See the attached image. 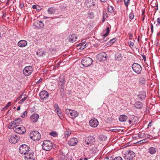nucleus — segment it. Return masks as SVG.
Returning a JSON list of instances; mask_svg holds the SVG:
<instances>
[{"mask_svg":"<svg viewBox=\"0 0 160 160\" xmlns=\"http://www.w3.org/2000/svg\"><path fill=\"white\" fill-rule=\"evenodd\" d=\"M25 159L26 160H29L32 159L33 156V153L29 150V152H28L26 155H25Z\"/></svg>","mask_w":160,"mask_h":160,"instance_id":"aec40b11","label":"nucleus"},{"mask_svg":"<svg viewBox=\"0 0 160 160\" xmlns=\"http://www.w3.org/2000/svg\"><path fill=\"white\" fill-rule=\"evenodd\" d=\"M142 56L143 58V59L144 61H145L146 60V58L144 54L142 55Z\"/></svg>","mask_w":160,"mask_h":160,"instance_id":"bf43d9fd","label":"nucleus"},{"mask_svg":"<svg viewBox=\"0 0 160 160\" xmlns=\"http://www.w3.org/2000/svg\"><path fill=\"white\" fill-rule=\"evenodd\" d=\"M145 15H144L142 17V21H144V19H145Z\"/></svg>","mask_w":160,"mask_h":160,"instance_id":"338daca9","label":"nucleus"},{"mask_svg":"<svg viewBox=\"0 0 160 160\" xmlns=\"http://www.w3.org/2000/svg\"><path fill=\"white\" fill-rule=\"evenodd\" d=\"M11 102H8V103L6 105V106H5L2 109V111L3 110H5L6 109H7L9 107V106L11 105Z\"/></svg>","mask_w":160,"mask_h":160,"instance_id":"79ce46f5","label":"nucleus"},{"mask_svg":"<svg viewBox=\"0 0 160 160\" xmlns=\"http://www.w3.org/2000/svg\"><path fill=\"white\" fill-rule=\"evenodd\" d=\"M120 130V129H119L118 128L114 127L113 129H111L110 130V131L112 132H117L119 131Z\"/></svg>","mask_w":160,"mask_h":160,"instance_id":"8fccbe9b","label":"nucleus"},{"mask_svg":"<svg viewBox=\"0 0 160 160\" xmlns=\"http://www.w3.org/2000/svg\"><path fill=\"white\" fill-rule=\"evenodd\" d=\"M24 4L23 3H21L19 4V7H20V8L21 9L22 8H23L24 7Z\"/></svg>","mask_w":160,"mask_h":160,"instance_id":"052dcab7","label":"nucleus"},{"mask_svg":"<svg viewBox=\"0 0 160 160\" xmlns=\"http://www.w3.org/2000/svg\"><path fill=\"white\" fill-rule=\"evenodd\" d=\"M58 157L60 160H64L66 158L65 153L62 152H60L58 154Z\"/></svg>","mask_w":160,"mask_h":160,"instance_id":"a878e982","label":"nucleus"},{"mask_svg":"<svg viewBox=\"0 0 160 160\" xmlns=\"http://www.w3.org/2000/svg\"><path fill=\"white\" fill-rule=\"evenodd\" d=\"M134 17V15L133 13V11L132 10L131 13L129 15V19L132 20Z\"/></svg>","mask_w":160,"mask_h":160,"instance_id":"ea45409f","label":"nucleus"},{"mask_svg":"<svg viewBox=\"0 0 160 160\" xmlns=\"http://www.w3.org/2000/svg\"><path fill=\"white\" fill-rule=\"evenodd\" d=\"M29 147L25 144L21 145L19 148V152L21 154L26 155L28 152H29Z\"/></svg>","mask_w":160,"mask_h":160,"instance_id":"423d86ee","label":"nucleus"},{"mask_svg":"<svg viewBox=\"0 0 160 160\" xmlns=\"http://www.w3.org/2000/svg\"><path fill=\"white\" fill-rule=\"evenodd\" d=\"M134 107L137 109H141L143 106L142 103L140 101H138L134 104Z\"/></svg>","mask_w":160,"mask_h":160,"instance_id":"b1692460","label":"nucleus"},{"mask_svg":"<svg viewBox=\"0 0 160 160\" xmlns=\"http://www.w3.org/2000/svg\"><path fill=\"white\" fill-rule=\"evenodd\" d=\"M148 152L151 154H155L157 152L156 148L154 147H151L148 148Z\"/></svg>","mask_w":160,"mask_h":160,"instance_id":"393cba45","label":"nucleus"},{"mask_svg":"<svg viewBox=\"0 0 160 160\" xmlns=\"http://www.w3.org/2000/svg\"><path fill=\"white\" fill-rule=\"evenodd\" d=\"M79 45L80 46H81V48H82V49H83L85 48H86L88 46V43H79Z\"/></svg>","mask_w":160,"mask_h":160,"instance_id":"a19ab883","label":"nucleus"},{"mask_svg":"<svg viewBox=\"0 0 160 160\" xmlns=\"http://www.w3.org/2000/svg\"><path fill=\"white\" fill-rule=\"evenodd\" d=\"M104 160H113V158L112 157H106L104 159Z\"/></svg>","mask_w":160,"mask_h":160,"instance_id":"4d7b16f0","label":"nucleus"},{"mask_svg":"<svg viewBox=\"0 0 160 160\" xmlns=\"http://www.w3.org/2000/svg\"><path fill=\"white\" fill-rule=\"evenodd\" d=\"M39 118V115L37 113L33 114L30 117V121L33 123L36 122Z\"/></svg>","mask_w":160,"mask_h":160,"instance_id":"a211bd4d","label":"nucleus"},{"mask_svg":"<svg viewBox=\"0 0 160 160\" xmlns=\"http://www.w3.org/2000/svg\"><path fill=\"white\" fill-rule=\"evenodd\" d=\"M32 70V66H26L23 69V73L25 76H28L31 74Z\"/></svg>","mask_w":160,"mask_h":160,"instance_id":"9d476101","label":"nucleus"},{"mask_svg":"<svg viewBox=\"0 0 160 160\" xmlns=\"http://www.w3.org/2000/svg\"><path fill=\"white\" fill-rule=\"evenodd\" d=\"M107 57V55L104 52H102L98 54L97 56V59L100 61H105Z\"/></svg>","mask_w":160,"mask_h":160,"instance_id":"ddd939ff","label":"nucleus"},{"mask_svg":"<svg viewBox=\"0 0 160 160\" xmlns=\"http://www.w3.org/2000/svg\"><path fill=\"white\" fill-rule=\"evenodd\" d=\"M145 13V10L144 9H143L142 11V16H143L144 14Z\"/></svg>","mask_w":160,"mask_h":160,"instance_id":"e2e57ef3","label":"nucleus"},{"mask_svg":"<svg viewBox=\"0 0 160 160\" xmlns=\"http://www.w3.org/2000/svg\"><path fill=\"white\" fill-rule=\"evenodd\" d=\"M139 82L142 85L145 84L146 82V79L143 76H141L139 79Z\"/></svg>","mask_w":160,"mask_h":160,"instance_id":"c756f323","label":"nucleus"},{"mask_svg":"<svg viewBox=\"0 0 160 160\" xmlns=\"http://www.w3.org/2000/svg\"><path fill=\"white\" fill-rule=\"evenodd\" d=\"M128 118L127 117L124 115H121L119 117V120L121 122H124L126 121Z\"/></svg>","mask_w":160,"mask_h":160,"instance_id":"c85d7f7f","label":"nucleus"},{"mask_svg":"<svg viewBox=\"0 0 160 160\" xmlns=\"http://www.w3.org/2000/svg\"><path fill=\"white\" fill-rule=\"evenodd\" d=\"M87 158H81L79 159L78 160H87Z\"/></svg>","mask_w":160,"mask_h":160,"instance_id":"0e129e2a","label":"nucleus"},{"mask_svg":"<svg viewBox=\"0 0 160 160\" xmlns=\"http://www.w3.org/2000/svg\"><path fill=\"white\" fill-rule=\"evenodd\" d=\"M107 139V137L103 135H100L99 137V140L102 141H105Z\"/></svg>","mask_w":160,"mask_h":160,"instance_id":"2f4dec72","label":"nucleus"},{"mask_svg":"<svg viewBox=\"0 0 160 160\" xmlns=\"http://www.w3.org/2000/svg\"><path fill=\"white\" fill-rule=\"evenodd\" d=\"M116 38H114L109 41L108 43H110V45H112L116 41Z\"/></svg>","mask_w":160,"mask_h":160,"instance_id":"a18cd8bd","label":"nucleus"},{"mask_svg":"<svg viewBox=\"0 0 160 160\" xmlns=\"http://www.w3.org/2000/svg\"><path fill=\"white\" fill-rule=\"evenodd\" d=\"M58 82H65V78L63 76H61Z\"/></svg>","mask_w":160,"mask_h":160,"instance_id":"c03bdc74","label":"nucleus"},{"mask_svg":"<svg viewBox=\"0 0 160 160\" xmlns=\"http://www.w3.org/2000/svg\"><path fill=\"white\" fill-rule=\"evenodd\" d=\"M146 95V92L145 91H141L139 92V94L138 95V97L141 100H143L145 98Z\"/></svg>","mask_w":160,"mask_h":160,"instance_id":"5701e85b","label":"nucleus"},{"mask_svg":"<svg viewBox=\"0 0 160 160\" xmlns=\"http://www.w3.org/2000/svg\"><path fill=\"white\" fill-rule=\"evenodd\" d=\"M65 112L69 117L72 119L75 118L78 115V113L77 111L71 109H66Z\"/></svg>","mask_w":160,"mask_h":160,"instance_id":"7ed1b4c3","label":"nucleus"},{"mask_svg":"<svg viewBox=\"0 0 160 160\" xmlns=\"http://www.w3.org/2000/svg\"><path fill=\"white\" fill-rule=\"evenodd\" d=\"M157 22L158 24V26L160 25V18H158L157 19Z\"/></svg>","mask_w":160,"mask_h":160,"instance_id":"13d9d810","label":"nucleus"},{"mask_svg":"<svg viewBox=\"0 0 160 160\" xmlns=\"http://www.w3.org/2000/svg\"><path fill=\"white\" fill-rule=\"evenodd\" d=\"M27 96L26 97H24L18 102V103L20 104L22 103L25 101V100L27 99Z\"/></svg>","mask_w":160,"mask_h":160,"instance_id":"603ef678","label":"nucleus"},{"mask_svg":"<svg viewBox=\"0 0 160 160\" xmlns=\"http://www.w3.org/2000/svg\"><path fill=\"white\" fill-rule=\"evenodd\" d=\"M46 53L45 51L42 50V49L39 50L37 52V54L39 57H42L44 56Z\"/></svg>","mask_w":160,"mask_h":160,"instance_id":"cd10ccee","label":"nucleus"},{"mask_svg":"<svg viewBox=\"0 0 160 160\" xmlns=\"http://www.w3.org/2000/svg\"><path fill=\"white\" fill-rule=\"evenodd\" d=\"M33 26L35 28H41L43 27L44 23L42 21L37 20L34 22Z\"/></svg>","mask_w":160,"mask_h":160,"instance_id":"2eb2a0df","label":"nucleus"},{"mask_svg":"<svg viewBox=\"0 0 160 160\" xmlns=\"http://www.w3.org/2000/svg\"><path fill=\"white\" fill-rule=\"evenodd\" d=\"M137 118L134 116H131L130 118V119L129 120L128 122L130 124L132 125H134L137 123Z\"/></svg>","mask_w":160,"mask_h":160,"instance_id":"412c9836","label":"nucleus"},{"mask_svg":"<svg viewBox=\"0 0 160 160\" xmlns=\"http://www.w3.org/2000/svg\"><path fill=\"white\" fill-rule=\"evenodd\" d=\"M88 17L90 19L93 18L94 17V13L93 12L89 11L88 13Z\"/></svg>","mask_w":160,"mask_h":160,"instance_id":"4c0bfd02","label":"nucleus"},{"mask_svg":"<svg viewBox=\"0 0 160 160\" xmlns=\"http://www.w3.org/2000/svg\"><path fill=\"white\" fill-rule=\"evenodd\" d=\"M110 29L109 27H107L106 30L104 31L102 34V35L104 37H106L108 35L109 33L110 32Z\"/></svg>","mask_w":160,"mask_h":160,"instance_id":"bb28decb","label":"nucleus"},{"mask_svg":"<svg viewBox=\"0 0 160 160\" xmlns=\"http://www.w3.org/2000/svg\"><path fill=\"white\" fill-rule=\"evenodd\" d=\"M77 38L76 35L73 34L70 35L68 38V39L69 42L72 43L76 41Z\"/></svg>","mask_w":160,"mask_h":160,"instance_id":"f3484780","label":"nucleus"},{"mask_svg":"<svg viewBox=\"0 0 160 160\" xmlns=\"http://www.w3.org/2000/svg\"><path fill=\"white\" fill-rule=\"evenodd\" d=\"M113 160H123L122 158L120 156L116 157L113 159Z\"/></svg>","mask_w":160,"mask_h":160,"instance_id":"5fc2aeb1","label":"nucleus"},{"mask_svg":"<svg viewBox=\"0 0 160 160\" xmlns=\"http://www.w3.org/2000/svg\"><path fill=\"white\" fill-rule=\"evenodd\" d=\"M128 44L130 47L131 48L133 47L134 45V43L132 41H130L128 42Z\"/></svg>","mask_w":160,"mask_h":160,"instance_id":"6e6d98bb","label":"nucleus"},{"mask_svg":"<svg viewBox=\"0 0 160 160\" xmlns=\"http://www.w3.org/2000/svg\"><path fill=\"white\" fill-rule=\"evenodd\" d=\"M50 134L52 136L54 137H56L58 135L57 132H54V131L51 132L50 133Z\"/></svg>","mask_w":160,"mask_h":160,"instance_id":"de8ad7c7","label":"nucleus"},{"mask_svg":"<svg viewBox=\"0 0 160 160\" xmlns=\"http://www.w3.org/2000/svg\"><path fill=\"white\" fill-rule=\"evenodd\" d=\"M158 135H160V128L159 129V131L158 132Z\"/></svg>","mask_w":160,"mask_h":160,"instance_id":"774afa93","label":"nucleus"},{"mask_svg":"<svg viewBox=\"0 0 160 160\" xmlns=\"http://www.w3.org/2000/svg\"><path fill=\"white\" fill-rule=\"evenodd\" d=\"M27 41L24 40H21L19 41L18 43V46L21 48L24 47L27 45Z\"/></svg>","mask_w":160,"mask_h":160,"instance_id":"4be33fe9","label":"nucleus"},{"mask_svg":"<svg viewBox=\"0 0 160 160\" xmlns=\"http://www.w3.org/2000/svg\"><path fill=\"white\" fill-rule=\"evenodd\" d=\"M56 112L57 115L60 118H61L63 117L62 114L59 110V109L58 108H57L55 110Z\"/></svg>","mask_w":160,"mask_h":160,"instance_id":"c9c22d12","label":"nucleus"},{"mask_svg":"<svg viewBox=\"0 0 160 160\" xmlns=\"http://www.w3.org/2000/svg\"><path fill=\"white\" fill-rule=\"evenodd\" d=\"M90 125L93 128L96 127L98 125V122L96 118L91 120L89 122Z\"/></svg>","mask_w":160,"mask_h":160,"instance_id":"dca6fc26","label":"nucleus"},{"mask_svg":"<svg viewBox=\"0 0 160 160\" xmlns=\"http://www.w3.org/2000/svg\"><path fill=\"white\" fill-rule=\"evenodd\" d=\"M65 82H58V84L60 86V88L63 90L64 88Z\"/></svg>","mask_w":160,"mask_h":160,"instance_id":"37998d69","label":"nucleus"},{"mask_svg":"<svg viewBox=\"0 0 160 160\" xmlns=\"http://www.w3.org/2000/svg\"><path fill=\"white\" fill-rule=\"evenodd\" d=\"M84 5L87 8L92 9L96 7V2L94 0H86Z\"/></svg>","mask_w":160,"mask_h":160,"instance_id":"39448f33","label":"nucleus"},{"mask_svg":"<svg viewBox=\"0 0 160 160\" xmlns=\"http://www.w3.org/2000/svg\"><path fill=\"white\" fill-rule=\"evenodd\" d=\"M19 139V138L18 136L16 135L12 134L10 136L9 140L11 143L15 144L17 143Z\"/></svg>","mask_w":160,"mask_h":160,"instance_id":"f8f14e48","label":"nucleus"},{"mask_svg":"<svg viewBox=\"0 0 160 160\" xmlns=\"http://www.w3.org/2000/svg\"><path fill=\"white\" fill-rule=\"evenodd\" d=\"M39 96L40 98L44 100L47 99L48 98L49 94L47 91L43 90L40 92Z\"/></svg>","mask_w":160,"mask_h":160,"instance_id":"4468645a","label":"nucleus"},{"mask_svg":"<svg viewBox=\"0 0 160 160\" xmlns=\"http://www.w3.org/2000/svg\"><path fill=\"white\" fill-rule=\"evenodd\" d=\"M125 4L126 7H128L129 3V2L130 0H124Z\"/></svg>","mask_w":160,"mask_h":160,"instance_id":"864d4df0","label":"nucleus"},{"mask_svg":"<svg viewBox=\"0 0 160 160\" xmlns=\"http://www.w3.org/2000/svg\"><path fill=\"white\" fill-rule=\"evenodd\" d=\"M95 142V139L92 136H89L86 138L84 142V144L86 146L91 145L93 144Z\"/></svg>","mask_w":160,"mask_h":160,"instance_id":"0eeeda50","label":"nucleus"},{"mask_svg":"<svg viewBox=\"0 0 160 160\" xmlns=\"http://www.w3.org/2000/svg\"><path fill=\"white\" fill-rule=\"evenodd\" d=\"M55 8L51 7L49 8L48 9V12L50 14H53L55 12Z\"/></svg>","mask_w":160,"mask_h":160,"instance_id":"7c9ffc66","label":"nucleus"},{"mask_svg":"<svg viewBox=\"0 0 160 160\" xmlns=\"http://www.w3.org/2000/svg\"><path fill=\"white\" fill-rule=\"evenodd\" d=\"M42 146L44 150L49 151L52 148L53 145L51 141L46 140L43 141Z\"/></svg>","mask_w":160,"mask_h":160,"instance_id":"f257e3e1","label":"nucleus"},{"mask_svg":"<svg viewBox=\"0 0 160 160\" xmlns=\"http://www.w3.org/2000/svg\"><path fill=\"white\" fill-rule=\"evenodd\" d=\"M129 39H131L132 37H133V35L131 33H129Z\"/></svg>","mask_w":160,"mask_h":160,"instance_id":"680f3d73","label":"nucleus"},{"mask_svg":"<svg viewBox=\"0 0 160 160\" xmlns=\"http://www.w3.org/2000/svg\"><path fill=\"white\" fill-rule=\"evenodd\" d=\"M32 8L34 9H36V11L38 12L42 9L39 6L37 5H33L32 6Z\"/></svg>","mask_w":160,"mask_h":160,"instance_id":"72a5a7b5","label":"nucleus"},{"mask_svg":"<svg viewBox=\"0 0 160 160\" xmlns=\"http://www.w3.org/2000/svg\"><path fill=\"white\" fill-rule=\"evenodd\" d=\"M133 70L138 74L140 73L142 70L141 66L137 63H134L132 65Z\"/></svg>","mask_w":160,"mask_h":160,"instance_id":"1a4fd4ad","label":"nucleus"},{"mask_svg":"<svg viewBox=\"0 0 160 160\" xmlns=\"http://www.w3.org/2000/svg\"><path fill=\"white\" fill-rule=\"evenodd\" d=\"M152 123V122H150L148 124V127H151V124Z\"/></svg>","mask_w":160,"mask_h":160,"instance_id":"69168bd1","label":"nucleus"},{"mask_svg":"<svg viewBox=\"0 0 160 160\" xmlns=\"http://www.w3.org/2000/svg\"><path fill=\"white\" fill-rule=\"evenodd\" d=\"M13 122H15V126H18V125L21 122V120L20 118H18Z\"/></svg>","mask_w":160,"mask_h":160,"instance_id":"e433bc0d","label":"nucleus"},{"mask_svg":"<svg viewBox=\"0 0 160 160\" xmlns=\"http://www.w3.org/2000/svg\"><path fill=\"white\" fill-rule=\"evenodd\" d=\"M135 156L134 153L132 151H128L124 154L123 157L125 159L131 160Z\"/></svg>","mask_w":160,"mask_h":160,"instance_id":"6e6552de","label":"nucleus"},{"mask_svg":"<svg viewBox=\"0 0 160 160\" xmlns=\"http://www.w3.org/2000/svg\"><path fill=\"white\" fill-rule=\"evenodd\" d=\"M115 58L118 61L121 60L122 59L121 54L119 53H118L115 54Z\"/></svg>","mask_w":160,"mask_h":160,"instance_id":"473e14b6","label":"nucleus"},{"mask_svg":"<svg viewBox=\"0 0 160 160\" xmlns=\"http://www.w3.org/2000/svg\"><path fill=\"white\" fill-rule=\"evenodd\" d=\"M107 17H108L107 14L106 13V12H103V14H102V17H103L102 20V22H104L105 21V19Z\"/></svg>","mask_w":160,"mask_h":160,"instance_id":"58836bf2","label":"nucleus"},{"mask_svg":"<svg viewBox=\"0 0 160 160\" xmlns=\"http://www.w3.org/2000/svg\"><path fill=\"white\" fill-rule=\"evenodd\" d=\"M71 133L69 131H66L65 132V138H67L69 136Z\"/></svg>","mask_w":160,"mask_h":160,"instance_id":"09e8293b","label":"nucleus"},{"mask_svg":"<svg viewBox=\"0 0 160 160\" xmlns=\"http://www.w3.org/2000/svg\"><path fill=\"white\" fill-rule=\"evenodd\" d=\"M78 142L77 139L75 138H71L68 141V144L71 146H74L76 145Z\"/></svg>","mask_w":160,"mask_h":160,"instance_id":"6ab92c4d","label":"nucleus"},{"mask_svg":"<svg viewBox=\"0 0 160 160\" xmlns=\"http://www.w3.org/2000/svg\"><path fill=\"white\" fill-rule=\"evenodd\" d=\"M108 11L111 13L113 11V8L112 6H109L108 7Z\"/></svg>","mask_w":160,"mask_h":160,"instance_id":"49530a36","label":"nucleus"},{"mask_svg":"<svg viewBox=\"0 0 160 160\" xmlns=\"http://www.w3.org/2000/svg\"><path fill=\"white\" fill-rule=\"evenodd\" d=\"M27 111H25L24 112L22 113L21 117L22 118H25L27 116Z\"/></svg>","mask_w":160,"mask_h":160,"instance_id":"3c124183","label":"nucleus"},{"mask_svg":"<svg viewBox=\"0 0 160 160\" xmlns=\"http://www.w3.org/2000/svg\"><path fill=\"white\" fill-rule=\"evenodd\" d=\"M14 131L18 134H22L26 132V129L22 126H16L14 128Z\"/></svg>","mask_w":160,"mask_h":160,"instance_id":"9b49d317","label":"nucleus"},{"mask_svg":"<svg viewBox=\"0 0 160 160\" xmlns=\"http://www.w3.org/2000/svg\"><path fill=\"white\" fill-rule=\"evenodd\" d=\"M15 122L13 121H12L9 125L8 128L10 129H12L13 128L14 130V128L16 127V126H15Z\"/></svg>","mask_w":160,"mask_h":160,"instance_id":"f704fd0d","label":"nucleus"},{"mask_svg":"<svg viewBox=\"0 0 160 160\" xmlns=\"http://www.w3.org/2000/svg\"><path fill=\"white\" fill-rule=\"evenodd\" d=\"M93 62V61L91 58L89 57H85L83 58L81 61V63L83 67H88L91 65Z\"/></svg>","mask_w":160,"mask_h":160,"instance_id":"f03ea898","label":"nucleus"},{"mask_svg":"<svg viewBox=\"0 0 160 160\" xmlns=\"http://www.w3.org/2000/svg\"><path fill=\"white\" fill-rule=\"evenodd\" d=\"M30 138L33 141H37L39 140L41 138V135L38 131H33L30 134Z\"/></svg>","mask_w":160,"mask_h":160,"instance_id":"20e7f679","label":"nucleus"}]
</instances>
